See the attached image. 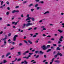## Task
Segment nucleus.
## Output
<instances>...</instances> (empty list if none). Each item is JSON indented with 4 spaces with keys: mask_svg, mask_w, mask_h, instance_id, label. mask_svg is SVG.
Listing matches in <instances>:
<instances>
[{
    "mask_svg": "<svg viewBox=\"0 0 64 64\" xmlns=\"http://www.w3.org/2000/svg\"><path fill=\"white\" fill-rule=\"evenodd\" d=\"M42 30H46V29L45 28H44L42 29Z\"/></svg>",
    "mask_w": 64,
    "mask_h": 64,
    "instance_id": "5fc2aeb1",
    "label": "nucleus"
},
{
    "mask_svg": "<svg viewBox=\"0 0 64 64\" xmlns=\"http://www.w3.org/2000/svg\"><path fill=\"white\" fill-rule=\"evenodd\" d=\"M33 24H32V23H28L27 24H26V27H28L29 26H30V25H33Z\"/></svg>",
    "mask_w": 64,
    "mask_h": 64,
    "instance_id": "7ed1b4c3",
    "label": "nucleus"
},
{
    "mask_svg": "<svg viewBox=\"0 0 64 64\" xmlns=\"http://www.w3.org/2000/svg\"><path fill=\"white\" fill-rule=\"evenodd\" d=\"M6 39H7V38H4L3 39V40H4V41H5V40H6Z\"/></svg>",
    "mask_w": 64,
    "mask_h": 64,
    "instance_id": "864d4df0",
    "label": "nucleus"
},
{
    "mask_svg": "<svg viewBox=\"0 0 64 64\" xmlns=\"http://www.w3.org/2000/svg\"><path fill=\"white\" fill-rule=\"evenodd\" d=\"M33 53H29V54L30 55H32V54H33Z\"/></svg>",
    "mask_w": 64,
    "mask_h": 64,
    "instance_id": "2f4dec72",
    "label": "nucleus"
},
{
    "mask_svg": "<svg viewBox=\"0 0 64 64\" xmlns=\"http://www.w3.org/2000/svg\"><path fill=\"white\" fill-rule=\"evenodd\" d=\"M19 45L20 46H22V43H20L19 44Z\"/></svg>",
    "mask_w": 64,
    "mask_h": 64,
    "instance_id": "72a5a7b5",
    "label": "nucleus"
},
{
    "mask_svg": "<svg viewBox=\"0 0 64 64\" xmlns=\"http://www.w3.org/2000/svg\"><path fill=\"white\" fill-rule=\"evenodd\" d=\"M64 38V37H63V36H60V39H63V38Z\"/></svg>",
    "mask_w": 64,
    "mask_h": 64,
    "instance_id": "de8ad7c7",
    "label": "nucleus"
},
{
    "mask_svg": "<svg viewBox=\"0 0 64 64\" xmlns=\"http://www.w3.org/2000/svg\"><path fill=\"white\" fill-rule=\"evenodd\" d=\"M21 59L20 58L17 61H21Z\"/></svg>",
    "mask_w": 64,
    "mask_h": 64,
    "instance_id": "473e14b6",
    "label": "nucleus"
},
{
    "mask_svg": "<svg viewBox=\"0 0 64 64\" xmlns=\"http://www.w3.org/2000/svg\"><path fill=\"white\" fill-rule=\"evenodd\" d=\"M58 31H59L60 33H62L63 32V30H58Z\"/></svg>",
    "mask_w": 64,
    "mask_h": 64,
    "instance_id": "4468645a",
    "label": "nucleus"
},
{
    "mask_svg": "<svg viewBox=\"0 0 64 64\" xmlns=\"http://www.w3.org/2000/svg\"><path fill=\"white\" fill-rule=\"evenodd\" d=\"M44 58H46L47 57H46V55L45 54L44 55Z\"/></svg>",
    "mask_w": 64,
    "mask_h": 64,
    "instance_id": "e2e57ef3",
    "label": "nucleus"
},
{
    "mask_svg": "<svg viewBox=\"0 0 64 64\" xmlns=\"http://www.w3.org/2000/svg\"><path fill=\"white\" fill-rule=\"evenodd\" d=\"M47 47L48 48H50V45H48Z\"/></svg>",
    "mask_w": 64,
    "mask_h": 64,
    "instance_id": "4c0bfd02",
    "label": "nucleus"
},
{
    "mask_svg": "<svg viewBox=\"0 0 64 64\" xmlns=\"http://www.w3.org/2000/svg\"><path fill=\"white\" fill-rule=\"evenodd\" d=\"M41 48H42L43 50H45L47 49V47L45 46V45H44L42 46Z\"/></svg>",
    "mask_w": 64,
    "mask_h": 64,
    "instance_id": "f03ea898",
    "label": "nucleus"
},
{
    "mask_svg": "<svg viewBox=\"0 0 64 64\" xmlns=\"http://www.w3.org/2000/svg\"><path fill=\"white\" fill-rule=\"evenodd\" d=\"M36 36H36V35H34L33 36V37H36Z\"/></svg>",
    "mask_w": 64,
    "mask_h": 64,
    "instance_id": "0e129e2a",
    "label": "nucleus"
},
{
    "mask_svg": "<svg viewBox=\"0 0 64 64\" xmlns=\"http://www.w3.org/2000/svg\"><path fill=\"white\" fill-rule=\"evenodd\" d=\"M51 40H52V41H54V38H51Z\"/></svg>",
    "mask_w": 64,
    "mask_h": 64,
    "instance_id": "774afa93",
    "label": "nucleus"
},
{
    "mask_svg": "<svg viewBox=\"0 0 64 64\" xmlns=\"http://www.w3.org/2000/svg\"><path fill=\"white\" fill-rule=\"evenodd\" d=\"M21 17H22V18H23V17H24V16H23V14H22L21 15Z\"/></svg>",
    "mask_w": 64,
    "mask_h": 64,
    "instance_id": "bf43d9fd",
    "label": "nucleus"
},
{
    "mask_svg": "<svg viewBox=\"0 0 64 64\" xmlns=\"http://www.w3.org/2000/svg\"><path fill=\"white\" fill-rule=\"evenodd\" d=\"M58 56L57 55V54L55 55L54 56V58H57V57Z\"/></svg>",
    "mask_w": 64,
    "mask_h": 64,
    "instance_id": "f704fd0d",
    "label": "nucleus"
},
{
    "mask_svg": "<svg viewBox=\"0 0 64 64\" xmlns=\"http://www.w3.org/2000/svg\"><path fill=\"white\" fill-rule=\"evenodd\" d=\"M40 54H44V52L42 51H40Z\"/></svg>",
    "mask_w": 64,
    "mask_h": 64,
    "instance_id": "5701e85b",
    "label": "nucleus"
},
{
    "mask_svg": "<svg viewBox=\"0 0 64 64\" xmlns=\"http://www.w3.org/2000/svg\"><path fill=\"white\" fill-rule=\"evenodd\" d=\"M24 42L25 43H26V44H27V45H28V42L26 41V40H24Z\"/></svg>",
    "mask_w": 64,
    "mask_h": 64,
    "instance_id": "f3484780",
    "label": "nucleus"
},
{
    "mask_svg": "<svg viewBox=\"0 0 64 64\" xmlns=\"http://www.w3.org/2000/svg\"><path fill=\"white\" fill-rule=\"evenodd\" d=\"M46 37H48L49 38H50V37H51V36H46Z\"/></svg>",
    "mask_w": 64,
    "mask_h": 64,
    "instance_id": "6e6d98bb",
    "label": "nucleus"
},
{
    "mask_svg": "<svg viewBox=\"0 0 64 64\" xmlns=\"http://www.w3.org/2000/svg\"><path fill=\"white\" fill-rule=\"evenodd\" d=\"M49 13V12L47 11V12H46L44 14H46L47 13Z\"/></svg>",
    "mask_w": 64,
    "mask_h": 64,
    "instance_id": "412c9836",
    "label": "nucleus"
},
{
    "mask_svg": "<svg viewBox=\"0 0 64 64\" xmlns=\"http://www.w3.org/2000/svg\"><path fill=\"white\" fill-rule=\"evenodd\" d=\"M19 6H16L15 7V8H19Z\"/></svg>",
    "mask_w": 64,
    "mask_h": 64,
    "instance_id": "37998d69",
    "label": "nucleus"
},
{
    "mask_svg": "<svg viewBox=\"0 0 64 64\" xmlns=\"http://www.w3.org/2000/svg\"><path fill=\"white\" fill-rule=\"evenodd\" d=\"M23 26L22 27V28H25V26H26V24H24L23 25Z\"/></svg>",
    "mask_w": 64,
    "mask_h": 64,
    "instance_id": "6e6552de",
    "label": "nucleus"
},
{
    "mask_svg": "<svg viewBox=\"0 0 64 64\" xmlns=\"http://www.w3.org/2000/svg\"><path fill=\"white\" fill-rule=\"evenodd\" d=\"M18 54H19L18 55V56H20L21 55V52H18Z\"/></svg>",
    "mask_w": 64,
    "mask_h": 64,
    "instance_id": "4be33fe9",
    "label": "nucleus"
},
{
    "mask_svg": "<svg viewBox=\"0 0 64 64\" xmlns=\"http://www.w3.org/2000/svg\"><path fill=\"white\" fill-rule=\"evenodd\" d=\"M52 45L54 46H57V44H54Z\"/></svg>",
    "mask_w": 64,
    "mask_h": 64,
    "instance_id": "a18cd8bd",
    "label": "nucleus"
},
{
    "mask_svg": "<svg viewBox=\"0 0 64 64\" xmlns=\"http://www.w3.org/2000/svg\"><path fill=\"white\" fill-rule=\"evenodd\" d=\"M27 3V1H25L23 2V3L24 4H25V3Z\"/></svg>",
    "mask_w": 64,
    "mask_h": 64,
    "instance_id": "a19ab883",
    "label": "nucleus"
},
{
    "mask_svg": "<svg viewBox=\"0 0 64 64\" xmlns=\"http://www.w3.org/2000/svg\"><path fill=\"white\" fill-rule=\"evenodd\" d=\"M6 14L7 15H8L9 14V12H6Z\"/></svg>",
    "mask_w": 64,
    "mask_h": 64,
    "instance_id": "58836bf2",
    "label": "nucleus"
},
{
    "mask_svg": "<svg viewBox=\"0 0 64 64\" xmlns=\"http://www.w3.org/2000/svg\"><path fill=\"white\" fill-rule=\"evenodd\" d=\"M62 25H63V26H62V27H63V28H64V23H63L62 24Z\"/></svg>",
    "mask_w": 64,
    "mask_h": 64,
    "instance_id": "ea45409f",
    "label": "nucleus"
},
{
    "mask_svg": "<svg viewBox=\"0 0 64 64\" xmlns=\"http://www.w3.org/2000/svg\"><path fill=\"white\" fill-rule=\"evenodd\" d=\"M56 50H61V48H60L59 47H57L56 48Z\"/></svg>",
    "mask_w": 64,
    "mask_h": 64,
    "instance_id": "ddd939ff",
    "label": "nucleus"
},
{
    "mask_svg": "<svg viewBox=\"0 0 64 64\" xmlns=\"http://www.w3.org/2000/svg\"><path fill=\"white\" fill-rule=\"evenodd\" d=\"M54 58H53L52 59V62H53L54 61Z\"/></svg>",
    "mask_w": 64,
    "mask_h": 64,
    "instance_id": "7c9ffc66",
    "label": "nucleus"
},
{
    "mask_svg": "<svg viewBox=\"0 0 64 64\" xmlns=\"http://www.w3.org/2000/svg\"><path fill=\"white\" fill-rule=\"evenodd\" d=\"M39 56V55H38L37 56H36V58H38Z\"/></svg>",
    "mask_w": 64,
    "mask_h": 64,
    "instance_id": "c9c22d12",
    "label": "nucleus"
},
{
    "mask_svg": "<svg viewBox=\"0 0 64 64\" xmlns=\"http://www.w3.org/2000/svg\"><path fill=\"white\" fill-rule=\"evenodd\" d=\"M36 2H39V1H40V0H36Z\"/></svg>",
    "mask_w": 64,
    "mask_h": 64,
    "instance_id": "49530a36",
    "label": "nucleus"
},
{
    "mask_svg": "<svg viewBox=\"0 0 64 64\" xmlns=\"http://www.w3.org/2000/svg\"><path fill=\"white\" fill-rule=\"evenodd\" d=\"M56 63H60V61L56 60L54 61Z\"/></svg>",
    "mask_w": 64,
    "mask_h": 64,
    "instance_id": "2eb2a0df",
    "label": "nucleus"
},
{
    "mask_svg": "<svg viewBox=\"0 0 64 64\" xmlns=\"http://www.w3.org/2000/svg\"><path fill=\"white\" fill-rule=\"evenodd\" d=\"M11 35V34L10 33L8 35V37H10Z\"/></svg>",
    "mask_w": 64,
    "mask_h": 64,
    "instance_id": "bb28decb",
    "label": "nucleus"
},
{
    "mask_svg": "<svg viewBox=\"0 0 64 64\" xmlns=\"http://www.w3.org/2000/svg\"><path fill=\"white\" fill-rule=\"evenodd\" d=\"M31 18L30 17H28V18L26 19V20L27 21V20H30V19H31Z\"/></svg>",
    "mask_w": 64,
    "mask_h": 64,
    "instance_id": "9d476101",
    "label": "nucleus"
},
{
    "mask_svg": "<svg viewBox=\"0 0 64 64\" xmlns=\"http://www.w3.org/2000/svg\"><path fill=\"white\" fill-rule=\"evenodd\" d=\"M42 36H46V34H44L42 35Z\"/></svg>",
    "mask_w": 64,
    "mask_h": 64,
    "instance_id": "69168bd1",
    "label": "nucleus"
},
{
    "mask_svg": "<svg viewBox=\"0 0 64 64\" xmlns=\"http://www.w3.org/2000/svg\"><path fill=\"white\" fill-rule=\"evenodd\" d=\"M6 4H8V5H9V2L7 1L6 2Z\"/></svg>",
    "mask_w": 64,
    "mask_h": 64,
    "instance_id": "c03bdc74",
    "label": "nucleus"
},
{
    "mask_svg": "<svg viewBox=\"0 0 64 64\" xmlns=\"http://www.w3.org/2000/svg\"><path fill=\"white\" fill-rule=\"evenodd\" d=\"M33 6V4H30L29 6L30 7L31 6Z\"/></svg>",
    "mask_w": 64,
    "mask_h": 64,
    "instance_id": "c85d7f7f",
    "label": "nucleus"
},
{
    "mask_svg": "<svg viewBox=\"0 0 64 64\" xmlns=\"http://www.w3.org/2000/svg\"><path fill=\"white\" fill-rule=\"evenodd\" d=\"M29 52V50H27L26 52H24L22 53V54L24 55H25L26 53H28Z\"/></svg>",
    "mask_w": 64,
    "mask_h": 64,
    "instance_id": "20e7f679",
    "label": "nucleus"
},
{
    "mask_svg": "<svg viewBox=\"0 0 64 64\" xmlns=\"http://www.w3.org/2000/svg\"><path fill=\"white\" fill-rule=\"evenodd\" d=\"M29 14H27L26 16V17H29Z\"/></svg>",
    "mask_w": 64,
    "mask_h": 64,
    "instance_id": "338daca9",
    "label": "nucleus"
},
{
    "mask_svg": "<svg viewBox=\"0 0 64 64\" xmlns=\"http://www.w3.org/2000/svg\"><path fill=\"white\" fill-rule=\"evenodd\" d=\"M10 54H11V53L10 52H8L6 54V57H8V56H9V55H10Z\"/></svg>",
    "mask_w": 64,
    "mask_h": 64,
    "instance_id": "0eeeda50",
    "label": "nucleus"
},
{
    "mask_svg": "<svg viewBox=\"0 0 64 64\" xmlns=\"http://www.w3.org/2000/svg\"><path fill=\"white\" fill-rule=\"evenodd\" d=\"M51 51V49H48V50H47L46 51V52H47V53H48L49 52H50V51Z\"/></svg>",
    "mask_w": 64,
    "mask_h": 64,
    "instance_id": "dca6fc26",
    "label": "nucleus"
},
{
    "mask_svg": "<svg viewBox=\"0 0 64 64\" xmlns=\"http://www.w3.org/2000/svg\"><path fill=\"white\" fill-rule=\"evenodd\" d=\"M17 60V58H16L15 59V60L13 61H12V63H14V62H15L16 61V60Z\"/></svg>",
    "mask_w": 64,
    "mask_h": 64,
    "instance_id": "a211bd4d",
    "label": "nucleus"
},
{
    "mask_svg": "<svg viewBox=\"0 0 64 64\" xmlns=\"http://www.w3.org/2000/svg\"><path fill=\"white\" fill-rule=\"evenodd\" d=\"M4 56H5V55H2V58H4Z\"/></svg>",
    "mask_w": 64,
    "mask_h": 64,
    "instance_id": "13d9d810",
    "label": "nucleus"
},
{
    "mask_svg": "<svg viewBox=\"0 0 64 64\" xmlns=\"http://www.w3.org/2000/svg\"><path fill=\"white\" fill-rule=\"evenodd\" d=\"M40 8V7H38L36 9H37V10H39Z\"/></svg>",
    "mask_w": 64,
    "mask_h": 64,
    "instance_id": "e433bc0d",
    "label": "nucleus"
},
{
    "mask_svg": "<svg viewBox=\"0 0 64 64\" xmlns=\"http://www.w3.org/2000/svg\"><path fill=\"white\" fill-rule=\"evenodd\" d=\"M3 62H4L3 63H7V61H6V60H4Z\"/></svg>",
    "mask_w": 64,
    "mask_h": 64,
    "instance_id": "b1692460",
    "label": "nucleus"
},
{
    "mask_svg": "<svg viewBox=\"0 0 64 64\" xmlns=\"http://www.w3.org/2000/svg\"><path fill=\"white\" fill-rule=\"evenodd\" d=\"M39 3H40L41 4H43V3H44V2L42 1L41 2H39Z\"/></svg>",
    "mask_w": 64,
    "mask_h": 64,
    "instance_id": "cd10ccee",
    "label": "nucleus"
},
{
    "mask_svg": "<svg viewBox=\"0 0 64 64\" xmlns=\"http://www.w3.org/2000/svg\"><path fill=\"white\" fill-rule=\"evenodd\" d=\"M4 46H5L6 45V44H7V42H6V40H4Z\"/></svg>",
    "mask_w": 64,
    "mask_h": 64,
    "instance_id": "9b49d317",
    "label": "nucleus"
},
{
    "mask_svg": "<svg viewBox=\"0 0 64 64\" xmlns=\"http://www.w3.org/2000/svg\"><path fill=\"white\" fill-rule=\"evenodd\" d=\"M34 10L33 8H32V9H31V10L32 12H33V11H34Z\"/></svg>",
    "mask_w": 64,
    "mask_h": 64,
    "instance_id": "79ce46f5",
    "label": "nucleus"
},
{
    "mask_svg": "<svg viewBox=\"0 0 64 64\" xmlns=\"http://www.w3.org/2000/svg\"><path fill=\"white\" fill-rule=\"evenodd\" d=\"M57 56H59V55H60V56H62V54H61V53H60L59 52H58L57 54Z\"/></svg>",
    "mask_w": 64,
    "mask_h": 64,
    "instance_id": "39448f33",
    "label": "nucleus"
},
{
    "mask_svg": "<svg viewBox=\"0 0 64 64\" xmlns=\"http://www.w3.org/2000/svg\"><path fill=\"white\" fill-rule=\"evenodd\" d=\"M7 26H10V24H8L7 25Z\"/></svg>",
    "mask_w": 64,
    "mask_h": 64,
    "instance_id": "052dcab7",
    "label": "nucleus"
},
{
    "mask_svg": "<svg viewBox=\"0 0 64 64\" xmlns=\"http://www.w3.org/2000/svg\"><path fill=\"white\" fill-rule=\"evenodd\" d=\"M2 33H3V31H1L0 32V35H1V34H2Z\"/></svg>",
    "mask_w": 64,
    "mask_h": 64,
    "instance_id": "4d7b16f0",
    "label": "nucleus"
},
{
    "mask_svg": "<svg viewBox=\"0 0 64 64\" xmlns=\"http://www.w3.org/2000/svg\"><path fill=\"white\" fill-rule=\"evenodd\" d=\"M59 40L60 42H62L63 41V40H62V39L60 38L59 39Z\"/></svg>",
    "mask_w": 64,
    "mask_h": 64,
    "instance_id": "393cba45",
    "label": "nucleus"
},
{
    "mask_svg": "<svg viewBox=\"0 0 64 64\" xmlns=\"http://www.w3.org/2000/svg\"><path fill=\"white\" fill-rule=\"evenodd\" d=\"M48 43H51V41H49L48 42Z\"/></svg>",
    "mask_w": 64,
    "mask_h": 64,
    "instance_id": "3c124183",
    "label": "nucleus"
},
{
    "mask_svg": "<svg viewBox=\"0 0 64 64\" xmlns=\"http://www.w3.org/2000/svg\"><path fill=\"white\" fill-rule=\"evenodd\" d=\"M3 1L2 2H1V5H2L3 4Z\"/></svg>",
    "mask_w": 64,
    "mask_h": 64,
    "instance_id": "8fccbe9b",
    "label": "nucleus"
},
{
    "mask_svg": "<svg viewBox=\"0 0 64 64\" xmlns=\"http://www.w3.org/2000/svg\"><path fill=\"white\" fill-rule=\"evenodd\" d=\"M19 11L18 10H14L12 11V13H14L15 12H19Z\"/></svg>",
    "mask_w": 64,
    "mask_h": 64,
    "instance_id": "423d86ee",
    "label": "nucleus"
},
{
    "mask_svg": "<svg viewBox=\"0 0 64 64\" xmlns=\"http://www.w3.org/2000/svg\"><path fill=\"white\" fill-rule=\"evenodd\" d=\"M16 37H18V35H15L14 36V38H13L14 39L13 40V41H16V39H17V38Z\"/></svg>",
    "mask_w": 64,
    "mask_h": 64,
    "instance_id": "f257e3e1",
    "label": "nucleus"
},
{
    "mask_svg": "<svg viewBox=\"0 0 64 64\" xmlns=\"http://www.w3.org/2000/svg\"><path fill=\"white\" fill-rule=\"evenodd\" d=\"M31 57V56L29 55L28 56V57H27L26 59H29V57Z\"/></svg>",
    "mask_w": 64,
    "mask_h": 64,
    "instance_id": "aec40b11",
    "label": "nucleus"
},
{
    "mask_svg": "<svg viewBox=\"0 0 64 64\" xmlns=\"http://www.w3.org/2000/svg\"><path fill=\"white\" fill-rule=\"evenodd\" d=\"M13 28H14V29H15V28H16V26H13Z\"/></svg>",
    "mask_w": 64,
    "mask_h": 64,
    "instance_id": "680f3d73",
    "label": "nucleus"
},
{
    "mask_svg": "<svg viewBox=\"0 0 64 64\" xmlns=\"http://www.w3.org/2000/svg\"><path fill=\"white\" fill-rule=\"evenodd\" d=\"M38 4H36L35 5V7H37L38 6Z\"/></svg>",
    "mask_w": 64,
    "mask_h": 64,
    "instance_id": "c756f323",
    "label": "nucleus"
},
{
    "mask_svg": "<svg viewBox=\"0 0 64 64\" xmlns=\"http://www.w3.org/2000/svg\"><path fill=\"white\" fill-rule=\"evenodd\" d=\"M38 52H39V51H38L37 50L35 52V53L36 54H37V53H38Z\"/></svg>",
    "mask_w": 64,
    "mask_h": 64,
    "instance_id": "a878e982",
    "label": "nucleus"
},
{
    "mask_svg": "<svg viewBox=\"0 0 64 64\" xmlns=\"http://www.w3.org/2000/svg\"><path fill=\"white\" fill-rule=\"evenodd\" d=\"M62 46L61 45L59 44V45H58V47H61V46Z\"/></svg>",
    "mask_w": 64,
    "mask_h": 64,
    "instance_id": "603ef678",
    "label": "nucleus"
},
{
    "mask_svg": "<svg viewBox=\"0 0 64 64\" xmlns=\"http://www.w3.org/2000/svg\"><path fill=\"white\" fill-rule=\"evenodd\" d=\"M28 43L30 44H32V42L30 40H28Z\"/></svg>",
    "mask_w": 64,
    "mask_h": 64,
    "instance_id": "f8f14e48",
    "label": "nucleus"
},
{
    "mask_svg": "<svg viewBox=\"0 0 64 64\" xmlns=\"http://www.w3.org/2000/svg\"><path fill=\"white\" fill-rule=\"evenodd\" d=\"M32 29V28H30L28 30H31Z\"/></svg>",
    "mask_w": 64,
    "mask_h": 64,
    "instance_id": "09e8293b",
    "label": "nucleus"
},
{
    "mask_svg": "<svg viewBox=\"0 0 64 64\" xmlns=\"http://www.w3.org/2000/svg\"><path fill=\"white\" fill-rule=\"evenodd\" d=\"M31 19L32 20V21L34 22L35 21V18H31Z\"/></svg>",
    "mask_w": 64,
    "mask_h": 64,
    "instance_id": "1a4fd4ad",
    "label": "nucleus"
},
{
    "mask_svg": "<svg viewBox=\"0 0 64 64\" xmlns=\"http://www.w3.org/2000/svg\"><path fill=\"white\" fill-rule=\"evenodd\" d=\"M51 49H52L53 50H55V48H54V47L53 46H52L50 48Z\"/></svg>",
    "mask_w": 64,
    "mask_h": 64,
    "instance_id": "6ab92c4d",
    "label": "nucleus"
}]
</instances>
